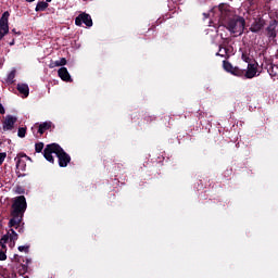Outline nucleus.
Masks as SVG:
<instances>
[{"instance_id":"obj_1","label":"nucleus","mask_w":278,"mask_h":278,"mask_svg":"<svg viewBox=\"0 0 278 278\" xmlns=\"http://www.w3.org/2000/svg\"><path fill=\"white\" fill-rule=\"evenodd\" d=\"M27 210V202L25 195L15 197L11 204V219L8 224L10 230L9 239L15 245V242L18 240L17 232L13 229H18L24 220L25 212Z\"/></svg>"},{"instance_id":"obj_2","label":"nucleus","mask_w":278,"mask_h":278,"mask_svg":"<svg viewBox=\"0 0 278 278\" xmlns=\"http://www.w3.org/2000/svg\"><path fill=\"white\" fill-rule=\"evenodd\" d=\"M219 10V23L226 27L230 34L242 35L247 25L244 17L233 15L225 3H220Z\"/></svg>"},{"instance_id":"obj_3","label":"nucleus","mask_w":278,"mask_h":278,"mask_svg":"<svg viewBox=\"0 0 278 278\" xmlns=\"http://www.w3.org/2000/svg\"><path fill=\"white\" fill-rule=\"evenodd\" d=\"M58 148H59V143H50L46 146V148L43 149V157L46 159L47 162L51 164L55 163V159L53 157V154L56 155Z\"/></svg>"},{"instance_id":"obj_4","label":"nucleus","mask_w":278,"mask_h":278,"mask_svg":"<svg viewBox=\"0 0 278 278\" xmlns=\"http://www.w3.org/2000/svg\"><path fill=\"white\" fill-rule=\"evenodd\" d=\"M56 157L59 159V166L60 167H67L68 164L71 163V154L65 152L62 149V146L58 144V150H56Z\"/></svg>"},{"instance_id":"obj_5","label":"nucleus","mask_w":278,"mask_h":278,"mask_svg":"<svg viewBox=\"0 0 278 278\" xmlns=\"http://www.w3.org/2000/svg\"><path fill=\"white\" fill-rule=\"evenodd\" d=\"M9 18L10 12L5 11L0 18V40H2L3 37L10 33Z\"/></svg>"},{"instance_id":"obj_6","label":"nucleus","mask_w":278,"mask_h":278,"mask_svg":"<svg viewBox=\"0 0 278 278\" xmlns=\"http://www.w3.org/2000/svg\"><path fill=\"white\" fill-rule=\"evenodd\" d=\"M83 24H85L87 27L93 26V20L89 13L83 12L75 18L76 26H81Z\"/></svg>"},{"instance_id":"obj_7","label":"nucleus","mask_w":278,"mask_h":278,"mask_svg":"<svg viewBox=\"0 0 278 278\" xmlns=\"http://www.w3.org/2000/svg\"><path fill=\"white\" fill-rule=\"evenodd\" d=\"M278 21L274 20L269 22V25L266 27V36L268 37L269 40H276L278 36Z\"/></svg>"},{"instance_id":"obj_8","label":"nucleus","mask_w":278,"mask_h":278,"mask_svg":"<svg viewBox=\"0 0 278 278\" xmlns=\"http://www.w3.org/2000/svg\"><path fill=\"white\" fill-rule=\"evenodd\" d=\"M16 121L17 118L15 116L7 115L3 121V130L4 131L13 130L15 127Z\"/></svg>"},{"instance_id":"obj_9","label":"nucleus","mask_w":278,"mask_h":278,"mask_svg":"<svg viewBox=\"0 0 278 278\" xmlns=\"http://www.w3.org/2000/svg\"><path fill=\"white\" fill-rule=\"evenodd\" d=\"M264 25L265 21L263 18H255L250 26V31L257 34L263 30Z\"/></svg>"},{"instance_id":"obj_10","label":"nucleus","mask_w":278,"mask_h":278,"mask_svg":"<svg viewBox=\"0 0 278 278\" xmlns=\"http://www.w3.org/2000/svg\"><path fill=\"white\" fill-rule=\"evenodd\" d=\"M22 157H27V154L25 153H18L17 156L14 159L16 162V169L21 170V172H25L26 170V162L24 160H22Z\"/></svg>"},{"instance_id":"obj_11","label":"nucleus","mask_w":278,"mask_h":278,"mask_svg":"<svg viewBox=\"0 0 278 278\" xmlns=\"http://www.w3.org/2000/svg\"><path fill=\"white\" fill-rule=\"evenodd\" d=\"M35 128H37V134H39L40 136H43V134L47 130H50L52 128V123L51 122H45L41 124H35Z\"/></svg>"},{"instance_id":"obj_12","label":"nucleus","mask_w":278,"mask_h":278,"mask_svg":"<svg viewBox=\"0 0 278 278\" xmlns=\"http://www.w3.org/2000/svg\"><path fill=\"white\" fill-rule=\"evenodd\" d=\"M257 73V63H249L244 76L248 79L254 78Z\"/></svg>"},{"instance_id":"obj_13","label":"nucleus","mask_w":278,"mask_h":278,"mask_svg":"<svg viewBox=\"0 0 278 278\" xmlns=\"http://www.w3.org/2000/svg\"><path fill=\"white\" fill-rule=\"evenodd\" d=\"M59 77L64 81H73L67 67H65V66H62L59 68Z\"/></svg>"},{"instance_id":"obj_14","label":"nucleus","mask_w":278,"mask_h":278,"mask_svg":"<svg viewBox=\"0 0 278 278\" xmlns=\"http://www.w3.org/2000/svg\"><path fill=\"white\" fill-rule=\"evenodd\" d=\"M17 90L21 94H23L25 98L29 96V87L28 84L20 83L17 84Z\"/></svg>"},{"instance_id":"obj_15","label":"nucleus","mask_w":278,"mask_h":278,"mask_svg":"<svg viewBox=\"0 0 278 278\" xmlns=\"http://www.w3.org/2000/svg\"><path fill=\"white\" fill-rule=\"evenodd\" d=\"M49 7V3H47L46 1H39L36 4L35 8V12L39 13V12H46L47 8Z\"/></svg>"},{"instance_id":"obj_16","label":"nucleus","mask_w":278,"mask_h":278,"mask_svg":"<svg viewBox=\"0 0 278 278\" xmlns=\"http://www.w3.org/2000/svg\"><path fill=\"white\" fill-rule=\"evenodd\" d=\"M222 43L219 45V52L228 48L231 43V38H222Z\"/></svg>"},{"instance_id":"obj_17","label":"nucleus","mask_w":278,"mask_h":278,"mask_svg":"<svg viewBox=\"0 0 278 278\" xmlns=\"http://www.w3.org/2000/svg\"><path fill=\"white\" fill-rule=\"evenodd\" d=\"M15 77H16V71L13 70V71H11V72L9 73V75H8L7 79H5L7 84L13 85L14 81H15V80H14Z\"/></svg>"},{"instance_id":"obj_18","label":"nucleus","mask_w":278,"mask_h":278,"mask_svg":"<svg viewBox=\"0 0 278 278\" xmlns=\"http://www.w3.org/2000/svg\"><path fill=\"white\" fill-rule=\"evenodd\" d=\"M244 73H245V71L240 70V67H238V66H233L232 71H231V75L237 76V77L244 76Z\"/></svg>"},{"instance_id":"obj_19","label":"nucleus","mask_w":278,"mask_h":278,"mask_svg":"<svg viewBox=\"0 0 278 278\" xmlns=\"http://www.w3.org/2000/svg\"><path fill=\"white\" fill-rule=\"evenodd\" d=\"M224 51H225L224 58L230 59L231 53L233 51V47L231 45H229L226 49H224Z\"/></svg>"},{"instance_id":"obj_20","label":"nucleus","mask_w":278,"mask_h":278,"mask_svg":"<svg viewBox=\"0 0 278 278\" xmlns=\"http://www.w3.org/2000/svg\"><path fill=\"white\" fill-rule=\"evenodd\" d=\"M10 241V235L9 232L7 235H4L1 240H0V244L2 245L3 249H7V243Z\"/></svg>"},{"instance_id":"obj_21","label":"nucleus","mask_w":278,"mask_h":278,"mask_svg":"<svg viewBox=\"0 0 278 278\" xmlns=\"http://www.w3.org/2000/svg\"><path fill=\"white\" fill-rule=\"evenodd\" d=\"M223 67L225 71H227L228 73H232L233 66L231 65L230 62L228 61H223Z\"/></svg>"},{"instance_id":"obj_22","label":"nucleus","mask_w":278,"mask_h":278,"mask_svg":"<svg viewBox=\"0 0 278 278\" xmlns=\"http://www.w3.org/2000/svg\"><path fill=\"white\" fill-rule=\"evenodd\" d=\"M155 119H156L155 115H150V114L143 115V121L148 124L154 122Z\"/></svg>"},{"instance_id":"obj_23","label":"nucleus","mask_w":278,"mask_h":278,"mask_svg":"<svg viewBox=\"0 0 278 278\" xmlns=\"http://www.w3.org/2000/svg\"><path fill=\"white\" fill-rule=\"evenodd\" d=\"M274 70H275V66L271 64L267 70V72L271 76V78L276 79V77H278V73L275 72Z\"/></svg>"},{"instance_id":"obj_24","label":"nucleus","mask_w":278,"mask_h":278,"mask_svg":"<svg viewBox=\"0 0 278 278\" xmlns=\"http://www.w3.org/2000/svg\"><path fill=\"white\" fill-rule=\"evenodd\" d=\"M45 149V143L43 142H37L35 143V151L36 153H41V151Z\"/></svg>"},{"instance_id":"obj_25","label":"nucleus","mask_w":278,"mask_h":278,"mask_svg":"<svg viewBox=\"0 0 278 278\" xmlns=\"http://www.w3.org/2000/svg\"><path fill=\"white\" fill-rule=\"evenodd\" d=\"M17 136H18L20 138H25V136H26V127H20V128H18Z\"/></svg>"},{"instance_id":"obj_26","label":"nucleus","mask_w":278,"mask_h":278,"mask_svg":"<svg viewBox=\"0 0 278 278\" xmlns=\"http://www.w3.org/2000/svg\"><path fill=\"white\" fill-rule=\"evenodd\" d=\"M15 193H17V194H25V187L16 186Z\"/></svg>"},{"instance_id":"obj_27","label":"nucleus","mask_w":278,"mask_h":278,"mask_svg":"<svg viewBox=\"0 0 278 278\" xmlns=\"http://www.w3.org/2000/svg\"><path fill=\"white\" fill-rule=\"evenodd\" d=\"M29 245H20L18 247V251L20 252H25L26 254H28L29 253Z\"/></svg>"},{"instance_id":"obj_28","label":"nucleus","mask_w":278,"mask_h":278,"mask_svg":"<svg viewBox=\"0 0 278 278\" xmlns=\"http://www.w3.org/2000/svg\"><path fill=\"white\" fill-rule=\"evenodd\" d=\"M22 269H20V275H25L28 271V265L22 264Z\"/></svg>"},{"instance_id":"obj_29","label":"nucleus","mask_w":278,"mask_h":278,"mask_svg":"<svg viewBox=\"0 0 278 278\" xmlns=\"http://www.w3.org/2000/svg\"><path fill=\"white\" fill-rule=\"evenodd\" d=\"M8 256L5 254V251L0 250V261H7Z\"/></svg>"},{"instance_id":"obj_30","label":"nucleus","mask_w":278,"mask_h":278,"mask_svg":"<svg viewBox=\"0 0 278 278\" xmlns=\"http://www.w3.org/2000/svg\"><path fill=\"white\" fill-rule=\"evenodd\" d=\"M242 60L245 62V63H249L251 62V58L247 54V53H243L242 54Z\"/></svg>"},{"instance_id":"obj_31","label":"nucleus","mask_w":278,"mask_h":278,"mask_svg":"<svg viewBox=\"0 0 278 278\" xmlns=\"http://www.w3.org/2000/svg\"><path fill=\"white\" fill-rule=\"evenodd\" d=\"M5 157H7V153L5 152H1L0 153V166L3 164Z\"/></svg>"},{"instance_id":"obj_32","label":"nucleus","mask_w":278,"mask_h":278,"mask_svg":"<svg viewBox=\"0 0 278 278\" xmlns=\"http://www.w3.org/2000/svg\"><path fill=\"white\" fill-rule=\"evenodd\" d=\"M65 64H67L66 58H61V59H60V65H61V66H65Z\"/></svg>"},{"instance_id":"obj_33","label":"nucleus","mask_w":278,"mask_h":278,"mask_svg":"<svg viewBox=\"0 0 278 278\" xmlns=\"http://www.w3.org/2000/svg\"><path fill=\"white\" fill-rule=\"evenodd\" d=\"M13 260L17 263H21L22 262V256L17 255V254H14L13 256Z\"/></svg>"},{"instance_id":"obj_34","label":"nucleus","mask_w":278,"mask_h":278,"mask_svg":"<svg viewBox=\"0 0 278 278\" xmlns=\"http://www.w3.org/2000/svg\"><path fill=\"white\" fill-rule=\"evenodd\" d=\"M0 114H5V109L1 103H0Z\"/></svg>"},{"instance_id":"obj_35","label":"nucleus","mask_w":278,"mask_h":278,"mask_svg":"<svg viewBox=\"0 0 278 278\" xmlns=\"http://www.w3.org/2000/svg\"><path fill=\"white\" fill-rule=\"evenodd\" d=\"M54 66H55V67H61V62H60V61H55V62H54Z\"/></svg>"},{"instance_id":"obj_36","label":"nucleus","mask_w":278,"mask_h":278,"mask_svg":"<svg viewBox=\"0 0 278 278\" xmlns=\"http://www.w3.org/2000/svg\"><path fill=\"white\" fill-rule=\"evenodd\" d=\"M55 67H56L55 62H51L50 63V68H55Z\"/></svg>"},{"instance_id":"obj_37","label":"nucleus","mask_w":278,"mask_h":278,"mask_svg":"<svg viewBox=\"0 0 278 278\" xmlns=\"http://www.w3.org/2000/svg\"><path fill=\"white\" fill-rule=\"evenodd\" d=\"M216 56L225 58V54H220V51L216 53Z\"/></svg>"},{"instance_id":"obj_38","label":"nucleus","mask_w":278,"mask_h":278,"mask_svg":"<svg viewBox=\"0 0 278 278\" xmlns=\"http://www.w3.org/2000/svg\"><path fill=\"white\" fill-rule=\"evenodd\" d=\"M27 3H33L35 0H26Z\"/></svg>"},{"instance_id":"obj_39","label":"nucleus","mask_w":278,"mask_h":278,"mask_svg":"<svg viewBox=\"0 0 278 278\" xmlns=\"http://www.w3.org/2000/svg\"><path fill=\"white\" fill-rule=\"evenodd\" d=\"M14 43H15V40H12V42L10 45L13 46Z\"/></svg>"},{"instance_id":"obj_40","label":"nucleus","mask_w":278,"mask_h":278,"mask_svg":"<svg viewBox=\"0 0 278 278\" xmlns=\"http://www.w3.org/2000/svg\"><path fill=\"white\" fill-rule=\"evenodd\" d=\"M35 129H36V128H35V126H34V127H31L33 134H35V131H34Z\"/></svg>"},{"instance_id":"obj_41","label":"nucleus","mask_w":278,"mask_h":278,"mask_svg":"<svg viewBox=\"0 0 278 278\" xmlns=\"http://www.w3.org/2000/svg\"><path fill=\"white\" fill-rule=\"evenodd\" d=\"M12 278H16V274H12Z\"/></svg>"},{"instance_id":"obj_42","label":"nucleus","mask_w":278,"mask_h":278,"mask_svg":"<svg viewBox=\"0 0 278 278\" xmlns=\"http://www.w3.org/2000/svg\"><path fill=\"white\" fill-rule=\"evenodd\" d=\"M52 0H46L47 3H51Z\"/></svg>"},{"instance_id":"obj_43","label":"nucleus","mask_w":278,"mask_h":278,"mask_svg":"<svg viewBox=\"0 0 278 278\" xmlns=\"http://www.w3.org/2000/svg\"><path fill=\"white\" fill-rule=\"evenodd\" d=\"M30 262H31V260L27 258V264L30 263Z\"/></svg>"},{"instance_id":"obj_44","label":"nucleus","mask_w":278,"mask_h":278,"mask_svg":"<svg viewBox=\"0 0 278 278\" xmlns=\"http://www.w3.org/2000/svg\"><path fill=\"white\" fill-rule=\"evenodd\" d=\"M12 31H13V33H16V30H15V29H12Z\"/></svg>"},{"instance_id":"obj_45","label":"nucleus","mask_w":278,"mask_h":278,"mask_svg":"<svg viewBox=\"0 0 278 278\" xmlns=\"http://www.w3.org/2000/svg\"><path fill=\"white\" fill-rule=\"evenodd\" d=\"M12 31H13V33H16V30H15V29H12Z\"/></svg>"},{"instance_id":"obj_46","label":"nucleus","mask_w":278,"mask_h":278,"mask_svg":"<svg viewBox=\"0 0 278 278\" xmlns=\"http://www.w3.org/2000/svg\"><path fill=\"white\" fill-rule=\"evenodd\" d=\"M22 231H23V229H20V230H18V232H22Z\"/></svg>"},{"instance_id":"obj_47","label":"nucleus","mask_w":278,"mask_h":278,"mask_svg":"<svg viewBox=\"0 0 278 278\" xmlns=\"http://www.w3.org/2000/svg\"><path fill=\"white\" fill-rule=\"evenodd\" d=\"M24 278H28V276H24Z\"/></svg>"}]
</instances>
